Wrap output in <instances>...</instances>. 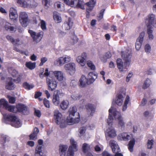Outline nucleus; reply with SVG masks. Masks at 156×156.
<instances>
[{
  "label": "nucleus",
  "mask_w": 156,
  "mask_h": 156,
  "mask_svg": "<svg viewBox=\"0 0 156 156\" xmlns=\"http://www.w3.org/2000/svg\"><path fill=\"white\" fill-rule=\"evenodd\" d=\"M121 56L124 61V65L122 59L119 58L117 59L116 63L117 67L119 71L123 73H125L127 69L126 67L129 66L131 61L132 55L131 51H129L128 52L122 51Z\"/></svg>",
  "instance_id": "obj_1"
},
{
  "label": "nucleus",
  "mask_w": 156,
  "mask_h": 156,
  "mask_svg": "<svg viewBox=\"0 0 156 156\" xmlns=\"http://www.w3.org/2000/svg\"><path fill=\"white\" fill-rule=\"evenodd\" d=\"M69 115L67 118L66 122L68 125H71L78 123L80 120V115L77 112L76 106H74L70 108L68 111Z\"/></svg>",
  "instance_id": "obj_2"
},
{
  "label": "nucleus",
  "mask_w": 156,
  "mask_h": 156,
  "mask_svg": "<svg viewBox=\"0 0 156 156\" xmlns=\"http://www.w3.org/2000/svg\"><path fill=\"white\" fill-rule=\"evenodd\" d=\"M112 107L109 110V115L107 120V123L110 127H108L105 133L106 137L107 136L111 138H113L116 136V133L114 128L112 126L113 118L111 115Z\"/></svg>",
  "instance_id": "obj_3"
},
{
  "label": "nucleus",
  "mask_w": 156,
  "mask_h": 156,
  "mask_svg": "<svg viewBox=\"0 0 156 156\" xmlns=\"http://www.w3.org/2000/svg\"><path fill=\"white\" fill-rule=\"evenodd\" d=\"M1 112L3 115L4 119L7 121L11 122V125L12 126L18 128L21 126V124L19 119L15 115L12 114L8 115L3 113L1 110Z\"/></svg>",
  "instance_id": "obj_4"
},
{
  "label": "nucleus",
  "mask_w": 156,
  "mask_h": 156,
  "mask_svg": "<svg viewBox=\"0 0 156 156\" xmlns=\"http://www.w3.org/2000/svg\"><path fill=\"white\" fill-rule=\"evenodd\" d=\"M28 33L33 39L34 42L35 43L39 42L42 39L43 35V32L41 31L37 33L31 30H29Z\"/></svg>",
  "instance_id": "obj_5"
},
{
  "label": "nucleus",
  "mask_w": 156,
  "mask_h": 156,
  "mask_svg": "<svg viewBox=\"0 0 156 156\" xmlns=\"http://www.w3.org/2000/svg\"><path fill=\"white\" fill-rule=\"evenodd\" d=\"M48 89L51 91L55 90L57 86V82L53 77L48 76L46 79Z\"/></svg>",
  "instance_id": "obj_6"
},
{
  "label": "nucleus",
  "mask_w": 156,
  "mask_h": 156,
  "mask_svg": "<svg viewBox=\"0 0 156 156\" xmlns=\"http://www.w3.org/2000/svg\"><path fill=\"white\" fill-rule=\"evenodd\" d=\"M64 2L66 5L72 7L74 6V2H77V7L82 9H84V2L81 0H63Z\"/></svg>",
  "instance_id": "obj_7"
},
{
  "label": "nucleus",
  "mask_w": 156,
  "mask_h": 156,
  "mask_svg": "<svg viewBox=\"0 0 156 156\" xmlns=\"http://www.w3.org/2000/svg\"><path fill=\"white\" fill-rule=\"evenodd\" d=\"M112 111L111 113V115H112L114 116V117L116 119H118V126H120L122 128H124L125 127V122H124L121 116L120 112L117 111H115L113 112L112 113V111L113 110V108L112 106Z\"/></svg>",
  "instance_id": "obj_8"
},
{
  "label": "nucleus",
  "mask_w": 156,
  "mask_h": 156,
  "mask_svg": "<svg viewBox=\"0 0 156 156\" xmlns=\"http://www.w3.org/2000/svg\"><path fill=\"white\" fill-rule=\"evenodd\" d=\"M71 145L69 147L67 151V156H74V152L77 150L76 143L73 138L70 139Z\"/></svg>",
  "instance_id": "obj_9"
},
{
  "label": "nucleus",
  "mask_w": 156,
  "mask_h": 156,
  "mask_svg": "<svg viewBox=\"0 0 156 156\" xmlns=\"http://www.w3.org/2000/svg\"><path fill=\"white\" fill-rule=\"evenodd\" d=\"M64 68L70 75H73L75 72L76 65L74 62H70L65 64Z\"/></svg>",
  "instance_id": "obj_10"
},
{
  "label": "nucleus",
  "mask_w": 156,
  "mask_h": 156,
  "mask_svg": "<svg viewBox=\"0 0 156 156\" xmlns=\"http://www.w3.org/2000/svg\"><path fill=\"white\" fill-rule=\"evenodd\" d=\"M144 35V32H142L140 34L139 37L137 39L135 44V48L136 50L137 51L139 50L141 48Z\"/></svg>",
  "instance_id": "obj_11"
},
{
  "label": "nucleus",
  "mask_w": 156,
  "mask_h": 156,
  "mask_svg": "<svg viewBox=\"0 0 156 156\" xmlns=\"http://www.w3.org/2000/svg\"><path fill=\"white\" fill-rule=\"evenodd\" d=\"M155 16L153 14H151L148 15V18L146 19V23L147 25V27L148 26H154L155 20Z\"/></svg>",
  "instance_id": "obj_12"
},
{
  "label": "nucleus",
  "mask_w": 156,
  "mask_h": 156,
  "mask_svg": "<svg viewBox=\"0 0 156 156\" xmlns=\"http://www.w3.org/2000/svg\"><path fill=\"white\" fill-rule=\"evenodd\" d=\"M54 119L57 124H59L61 121L64 119L62 117V114L58 110L54 112Z\"/></svg>",
  "instance_id": "obj_13"
},
{
  "label": "nucleus",
  "mask_w": 156,
  "mask_h": 156,
  "mask_svg": "<svg viewBox=\"0 0 156 156\" xmlns=\"http://www.w3.org/2000/svg\"><path fill=\"white\" fill-rule=\"evenodd\" d=\"M87 56L86 53L83 52L81 56H79L76 58L77 62L82 66H84L86 64Z\"/></svg>",
  "instance_id": "obj_14"
},
{
  "label": "nucleus",
  "mask_w": 156,
  "mask_h": 156,
  "mask_svg": "<svg viewBox=\"0 0 156 156\" xmlns=\"http://www.w3.org/2000/svg\"><path fill=\"white\" fill-rule=\"evenodd\" d=\"M85 107L87 112L89 113L90 115L93 116L95 111L96 106L94 105L88 104L85 106Z\"/></svg>",
  "instance_id": "obj_15"
},
{
  "label": "nucleus",
  "mask_w": 156,
  "mask_h": 156,
  "mask_svg": "<svg viewBox=\"0 0 156 156\" xmlns=\"http://www.w3.org/2000/svg\"><path fill=\"white\" fill-rule=\"evenodd\" d=\"M87 79V84L92 83L97 78V75L94 72H91L89 73Z\"/></svg>",
  "instance_id": "obj_16"
},
{
  "label": "nucleus",
  "mask_w": 156,
  "mask_h": 156,
  "mask_svg": "<svg viewBox=\"0 0 156 156\" xmlns=\"http://www.w3.org/2000/svg\"><path fill=\"white\" fill-rule=\"evenodd\" d=\"M109 144L111 146L113 152H120L119 147L116 141L111 140L109 141Z\"/></svg>",
  "instance_id": "obj_17"
},
{
  "label": "nucleus",
  "mask_w": 156,
  "mask_h": 156,
  "mask_svg": "<svg viewBox=\"0 0 156 156\" xmlns=\"http://www.w3.org/2000/svg\"><path fill=\"white\" fill-rule=\"evenodd\" d=\"M9 16L10 18L13 20H16L18 18V15L16 9L13 7L10 8L9 11Z\"/></svg>",
  "instance_id": "obj_18"
},
{
  "label": "nucleus",
  "mask_w": 156,
  "mask_h": 156,
  "mask_svg": "<svg viewBox=\"0 0 156 156\" xmlns=\"http://www.w3.org/2000/svg\"><path fill=\"white\" fill-rule=\"evenodd\" d=\"M16 87L13 81V79L12 78H9V80L7 81L6 83L5 88L8 90H13Z\"/></svg>",
  "instance_id": "obj_19"
},
{
  "label": "nucleus",
  "mask_w": 156,
  "mask_h": 156,
  "mask_svg": "<svg viewBox=\"0 0 156 156\" xmlns=\"http://www.w3.org/2000/svg\"><path fill=\"white\" fill-rule=\"evenodd\" d=\"M61 94H63L59 90H57L56 94H54L52 101L55 105H58L59 104V95Z\"/></svg>",
  "instance_id": "obj_20"
},
{
  "label": "nucleus",
  "mask_w": 156,
  "mask_h": 156,
  "mask_svg": "<svg viewBox=\"0 0 156 156\" xmlns=\"http://www.w3.org/2000/svg\"><path fill=\"white\" fill-rule=\"evenodd\" d=\"M131 136L126 133H123L119 135L118 138L121 140H128L130 139Z\"/></svg>",
  "instance_id": "obj_21"
},
{
  "label": "nucleus",
  "mask_w": 156,
  "mask_h": 156,
  "mask_svg": "<svg viewBox=\"0 0 156 156\" xmlns=\"http://www.w3.org/2000/svg\"><path fill=\"white\" fill-rule=\"evenodd\" d=\"M55 78L59 81L63 80V73L61 71H55L53 72Z\"/></svg>",
  "instance_id": "obj_22"
},
{
  "label": "nucleus",
  "mask_w": 156,
  "mask_h": 156,
  "mask_svg": "<svg viewBox=\"0 0 156 156\" xmlns=\"http://www.w3.org/2000/svg\"><path fill=\"white\" fill-rule=\"evenodd\" d=\"M87 84V79L84 75H82L79 80V85L82 87L86 86Z\"/></svg>",
  "instance_id": "obj_23"
},
{
  "label": "nucleus",
  "mask_w": 156,
  "mask_h": 156,
  "mask_svg": "<svg viewBox=\"0 0 156 156\" xmlns=\"http://www.w3.org/2000/svg\"><path fill=\"white\" fill-rule=\"evenodd\" d=\"M67 148V146L65 145H61L59 146V154L61 156H65Z\"/></svg>",
  "instance_id": "obj_24"
},
{
  "label": "nucleus",
  "mask_w": 156,
  "mask_h": 156,
  "mask_svg": "<svg viewBox=\"0 0 156 156\" xmlns=\"http://www.w3.org/2000/svg\"><path fill=\"white\" fill-rule=\"evenodd\" d=\"M73 23L71 18H69L64 23L65 29L67 30H70L73 26Z\"/></svg>",
  "instance_id": "obj_25"
},
{
  "label": "nucleus",
  "mask_w": 156,
  "mask_h": 156,
  "mask_svg": "<svg viewBox=\"0 0 156 156\" xmlns=\"http://www.w3.org/2000/svg\"><path fill=\"white\" fill-rule=\"evenodd\" d=\"M96 3V0H90L89 2L86 3V5L88 6L87 8V11L88 10L91 11L94 6Z\"/></svg>",
  "instance_id": "obj_26"
},
{
  "label": "nucleus",
  "mask_w": 156,
  "mask_h": 156,
  "mask_svg": "<svg viewBox=\"0 0 156 156\" xmlns=\"http://www.w3.org/2000/svg\"><path fill=\"white\" fill-rule=\"evenodd\" d=\"M53 18L55 22L57 23H60L62 21L60 15L56 12H54Z\"/></svg>",
  "instance_id": "obj_27"
},
{
  "label": "nucleus",
  "mask_w": 156,
  "mask_h": 156,
  "mask_svg": "<svg viewBox=\"0 0 156 156\" xmlns=\"http://www.w3.org/2000/svg\"><path fill=\"white\" fill-rule=\"evenodd\" d=\"M29 2V0H17V3L24 8L28 7L30 6Z\"/></svg>",
  "instance_id": "obj_28"
},
{
  "label": "nucleus",
  "mask_w": 156,
  "mask_h": 156,
  "mask_svg": "<svg viewBox=\"0 0 156 156\" xmlns=\"http://www.w3.org/2000/svg\"><path fill=\"white\" fill-rule=\"evenodd\" d=\"M123 96L120 94L116 98L115 103L118 106H121L122 104L123 100Z\"/></svg>",
  "instance_id": "obj_29"
},
{
  "label": "nucleus",
  "mask_w": 156,
  "mask_h": 156,
  "mask_svg": "<svg viewBox=\"0 0 156 156\" xmlns=\"http://www.w3.org/2000/svg\"><path fill=\"white\" fill-rule=\"evenodd\" d=\"M112 56L110 52L108 51L106 52L105 55L103 57H101V60L104 62H107L108 59L110 58Z\"/></svg>",
  "instance_id": "obj_30"
},
{
  "label": "nucleus",
  "mask_w": 156,
  "mask_h": 156,
  "mask_svg": "<svg viewBox=\"0 0 156 156\" xmlns=\"http://www.w3.org/2000/svg\"><path fill=\"white\" fill-rule=\"evenodd\" d=\"M152 26H148L147 27V33L148 35L149 39L152 40L154 39V36L153 34Z\"/></svg>",
  "instance_id": "obj_31"
},
{
  "label": "nucleus",
  "mask_w": 156,
  "mask_h": 156,
  "mask_svg": "<svg viewBox=\"0 0 156 156\" xmlns=\"http://www.w3.org/2000/svg\"><path fill=\"white\" fill-rule=\"evenodd\" d=\"M42 146L37 145L35 149V156H41L42 151Z\"/></svg>",
  "instance_id": "obj_32"
},
{
  "label": "nucleus",
  "mask_w": 156,
  "mask_h": 156,
  "mask_svg": "<svg viewBox=\"0 0 156 156\" xmlns=\"http://www.w3.org/2000/svg\"><path fill=\"white\" fill-rule=\"evenodd\" d=\"M69 104L68 101H63L60 104V107L62 110H65L67 108Z\"/></svg>",
  "instance_id": "obj_33"
},
{
  "label": "nucleus",
  "mask_w": 156,
  "mask_h": 156,
  "mask_svg": "<svg viewBox=\"0 0 156 156\" xmlns=\"http://www.w3.org/2000/svg\"><path fill=\"white\" fill-rule=\"evenodd\" d=\"M25 65L29 69H33L35 67L36 63L35 62H26Z\"/></svg>",
  "instance_id": "obj_34"
},
{
  "label": "nucleus",
  "mask_w": 156,
  "mask_h": 156,
  "mask_svg": "<svg viewBox=\"0 0 156 156\" xmlns=\"http://www.w3.org/2000/svg\"><path fill=\"white\" fill-rule=\"evenodd\" d=\"M23 86L25 89L30 90L33 88L34 86L33 84H30L27 82H25L23 83Z\"/></svg>",
  "instance_id": "obj_35"
},
{
  "label": "nucleus",
  "mask_w": 156,
  "mask_h": 156,
  "mask_svg": "<svg viewBox=\"0 0 156 156\" xmlns=\"http://www.w3.org/2000/svg\"><path fill=\"white\" fill-rule=\"evenodd\" d=\"M135 143V140L134 139L131 140L128 144V149L131 152H132L133 151V148Z\"/></svg>",
  "instance_id": "obj_36"
},
{
  "label": "nucleus",
  "mask_w": 156,
  "mask_h": 156,
  "mask_svg": "<svg viewBox=\"0 0 156 156\" xmlns=\"http://www.w3.org/2000/svg\"><path fill=\"white\" fill-rule=\"evenodd\" d=\"M129 101V97L128 95H127L126 97L124 104L122 107V110L123 111H125L126 109L127 104H128Z\"/></svg>",
  "instance_id": "obj_37"
},
{
  "label": "nucleus",
  "mask_w": 156,
  "mask_h": 156,
  "mask_svg": "<svg viewBox=\"0 0 156 156\" xmlns=\"http://www.w3.org/2000/svg\"><path fill=\"white\" fill-rule=\"evenodd\" d=\"M151 83V81L149 79H147L143 85L142 87L144 89H145L147 88L149 86Z\"/></svg>",
  "instance_id": "obj_38"
},
{
  "label": "nucleus",
  "mask_w": 156,
  "mask_h": 156,
  "mask_svg": "<svg viewBox=\"0 0 156 156\" xmlns=\"http://www.w3.org/2000/svg\"><path fill=\"white\" fill-rule=\"evenodd\" d=\"M56 64L58 66H62L65 63L62 57L58 58L56 61Z\"/></svg>",
  "instance_id": "obj_39"
},
{
  "label": "nucleus",
  "mask_w": 156,
  "mask_h": 156,
  "mask_svg": "<svg viewBox=\"0 0 156 156\" xmlns=\"http://www.w3.org/2000/svg\"><path fill=\"white\" fill-rule=\"evenodd\" d=\"M87 129L86 127L83 126L80 127L79 129V136L81 137L83 136V134L85 133Z\"/></svg>",
  "instance_id": "obj_40"
},
{
  "label": "nucleus",
  "mask_w": 156,
  "mask_h": 156,
  "mask_svg": "<svg viewBox=\"0 0 156 156\" xmlns=\"http://www.w3.org/2000/svg\"><path fill=\"white\" fill-rule=\"evenodd\" d=\"M20 21L23 27H26L28 24V19H22L19 20Z\"/></svg>",
  "instance_id": "obj_41"
},
{
  "label": "nucleus",
  "mask_w": 156,
  "mask_h": 156,
  "mask_svg": "<svg viewBox=\"0 0 156 156\" xmlns=\"http://www.w3.org/2000/svg\"><path fill=\"white\" fill-rule=\"evenodd\" d=\"M87 63L88 66L91 70H94L95 69V66L91 61H88Z\"/></svg>",
  "instance_id": "obj_42"
},
{
  "label": "nucleus",
  "mask_w": 156,
  "mask_h": 156,
  "mask_svg": "<svg viewBox=\"0 0 156 156\" xmlns=\"http://www.w3.org/2000/svg\"><path fill=\"white\" fill-rule=\"evenodd\" d=\"M50 0H42V3L45 9H48L50 5Z\"/></svg>",
  "instance_id": "obj_43"
},
{
  "label": "nucleus",
  "mask_w": 156,
  "mask_h": 156,
  "mask_svg": "<svg viewBox=\"0 0 156 156\" xmlns=\"http://www.w3.org/2000/svg\"><path fill=\"white\" fill-rule=\"evenodd\" d=\"M22 19H28V16L27 14L24 12H21L19 16V20Z\"/></svg>",
  "instance_id": "obj_44"
},
{
  "label": "nucleus",
  "mask_w": 156,
  "mask_h": 156,
  "mask_svg": "<svg viewBox=\"0 0 156 156\" xmlns=\"http://www.w3.org/2000/svg\"><path fill=\"white\" fill-rule=\"evenodd\" d=\"M89 148L88 145L86 143H84L82 147V150L83 153H86L88 151Z\"/></svg>",
  "instance_id": "obj_45"
},
{
  "label": "nucleus",
  "mask_w": 156,
  "mask_h": 156,
  "mask_svg": "<svg viewBox=\"0 0 156 156\" xmlns=\"http://www.w3.org/2000/svg\"><path fill=\"white\" fill-rule=\"evenodd\" d=\"M65 62V63H67L70 62L71 60V57L69 56L64 55L62 57Z\"/></svg>",
  "instance_id": "obj_46"
},
{
  "label": "nucleus",
  "mask_w": 156,
  "mask_h": 156,
  "mask_svg": "<svg viewBox=\"0 0 156 156\" xmlns=\"http://www.w3.org/2000/svg\"><path fill=\"white\" fill-rule=\"evenodd\" d=\"M154 141L153 140H148L147 143V147L148 148L151 149L153 144Z\"/></svg>",
  "instance_id": "obj_47"
},
{
  "label": "nucleus",
  "mask_w": 156,
  "mask_h": 156,
  "mask_svg": "<svg viewBox=\"0 0 156 156\" xmlns=\"http://www.w3.org/2000/svg\"><path fill=\"white\" fill-rule=\"evenodd\" d=\"M145 50L146 52L148 53H149L151 51V47L149 44H147L144 47Z\"/></svg>",
  "instance_id": "obj_48"
},
{
  "label": "nucleus",
  "mask_w": 156,
  "mask_h": 156,
  "mask_svg": "<svg viewBox=\"0 0 156 156\" xmlns=\"http://www.w3.org/2000/svg\"><path fill=\"white\" fill-rule=\"evenodd\" d=\"M105 9H102L101 10L100 13L98 16V20H101L102 19L103 17L104 14Z\"/></svg>",
  "instance_id": "obj_49"
},
{
  "label": "nucleus",
  "mask_w": 156,
  "mask_h": 156,
  "mask_svg": "<svg viewBox=\"0 0 156 156\" xmlns=\"http://www.w3.org/2000/svg\"><path fill=\"white\" fill-rule=\"evenodd\" d=\"M14 45L18 46L21 44H22L21 42L20 41L19 39H14V40L12 43Z\"/></svg>",
  "instance_id": "obj_50"
},
{
  "label": "nucleus",
  "mask_w": 156,
  "mask_h": 156,
  "mask_svg": "<svg viewBox=\"0 0 156 156\" xmlns=\"http://www.w3.org/2000/svg\"><path fill=\"white\" fill-rule=\"evenodd\" d=\"M41 27L42 29L44 30L46 29V24L45 21L44 20H41Z\"/></svg>",
  "instance_id": "obj_51"
},
{
  "label": "nucleus",
  "mask_w": 156,
  "mask_h": 156,
  "mask_svg": "<svg viewBox=\"0 0 156 156\" xmlns=\"http://www.w3.org/2000/svg\"><path fill=\"white\" fill-rule=\"evenodd\" d=\"M43 103L45 107L47 108H50V102L48 100L44 98L43 100Z\"/></svg>",
  "instance_id": "obj_52"
},
{
  "label": "nucleus",
  "mask_w": 156,
  "mask_h": 156,
  "mask_svg": "<svg viewBox=\"0 0 156 156\" xmlns=\"http://www.w3.org/2000/svg\"><path fill=\"white\" fill-rule=\"evenodd\" d=\"M9 71L13 77H15L18 75V72L15 69L12 70V72H11L10 69L9 70Z\"/></svg>",
  "instance_id": "obj_53"
},
{
  "label": "nucleus",
  "mask_w": 156,
  "mask_h": 156,
  "mask_svg": "<svg viewBox=\"0 0 156 156\" xmlns=\"http://www.w3.org/2000/svg\"><path fill=\"white\" fill-rule=\"evenodd\" d=\"M81 97V96L79 95L78 94H73L71 95V98L74 100H77Z\"/></svg>",
  "instance_id": "obj_54"
},
{
  "label": "nucleus",
  "mask_w": 156,
  "mask_h": 156,
  "mask_svg": "<svg viewBox=\"0 0 156 156\" xmlns=\"http://www.w3.org/2000/svg\"><path fill=\"white\" fill-rule=\"evenodd\" d=\"M58 125H60L61 128H63L66 127V123L64 119L62 120L61 123L59 124H57Z\"/></svg>",
  "instance_id": "obj_55"
},
{
  "label": "nucleus",
  "mask_w": 156,
  "mask_h": 156,
  "mask_svg": "<svg viewBox=\"0 0 156 156\" xmlns=\"http://www.w3.org/2000/svg\"><path fill=\"white\" fill-rule=\"evenodd\" d=\"M48 60V59L45 57H42L41 58V63L39 65L40 66H42L44 63L45 62Z\"/></svg>",
  "instance_id": "obj_56"
},
{
  "label": "nucleus",
  "mask_w": 156,
  "mask_h": 156,
  "mask_svg": "<svg viewBox=\"0 0 156 156\" xmlns=\"http://www.w3.org/2000/svg\"><path fill=\"white\" fill-rule=\"evenodd\" d=\"M37 135L34 133H33L30 136V140H36L37 138Z\"/></svg>",
  "instance_id": "obj_57"
},
{
  "label": "nucleus",
  "mask_w": 156,
  "mask_h": 156,
  "mask_svg": "<svg viewBox=\"0 0 156 156\" xmlns=\"http://www.w3.org/2000/svg\"><path fill=\"white\" fill-rule=\"evenodd\" d=\"M30 5L28 7H36L37 6V2H35L34 0H32L30 2ZM28 8V7H27Z\"/></svg>",
  "instance_id": "obj_58"
},
{
  "label": "nucleus",
  "mask_w": 156,
  "mask_h": 156,
  "mask_svg": "<svg viewBox=\"0 0 156 156\" xmlns=\"http://www.w3.org/2000/svg\"><path fill=\"white\" fill-rule=\"evenodd\" d=\"M16 101L15 98L13 97H10L9 98V102L11 104H13Z\"/></svg>",
  "instance_id": "obj_59"
},
{
  "label": "nucleus",
  "mask_w": 156,
  "mask_h": 156,
  "mask_svg": "<svg viewBox=\"0 0 156 156\" xmlns=\"http://www.w3.org/2000/svg\"><path fill=\"white\" fill-rule=\"evenodd\" d=\"M6 38L9 41H10L12 43L14 40V39L12 36L9 35L7 36Z\"/></svg>",
  "instance_id": "obj_60"
},
{
  "label": "nucleus",
  "mask_w": 156,
  "mask_h": 156,
  "mask_svg": "<svg viewBox=\"0 0 156 156\" xmlns=\"http://www.w3.org/2000/svg\"><path fill=\"white\" fill-rule=\"evenodd\" d=\"M16 30V26H12L11 25L9 30L12 32H14Z\"/></svg>",
  "instance_id": "obj_61"
},
{
  "label": "nucleus",
  "mask_w": 156,
  "mask_h": 156,
  "mask_svg": "<svg viewBox=\"0 0 156 156\" xmlns=\"http://www.w3.org/2000/svg\"><path fill=\"white\" fill-rule=\"evenodd\" d=\"M41 95H42L41 92H39V91L35 93V94L34 95V98H39V97L41 96Z\"/></svg>",
  "instance_id": "obj_62"
},
{
  "label": "nucleus",
  "mask_w": 156,
  "mask_h": 156,
  "mask_svg": "<svg viewBox=\"0 0 156 156\" xmlns=\"http://www.w3.org/2000/svg\"><path fill=\"white\" fill-rule=\"evenodd\" d=\"M11 25V24L10 23L6 22L5 26V28L6 30H8Z\"/></svg>",
  "instance_id": "obj_63"
},
{
  "label": "nucleus",
  "mask_w": 156,
  "mask_h": 156,
  "mask_svg": "<svg viewBox=\"0 0 156 156\" xmlns=\"http://www.w3.org/2000/svg\"><path fill=\"white\" fill-rule=\"evenodd\" d=\"M102 156H113L107 151H104L102 153Z\"/></svg>",
  "instance_id": "obj_64"
}]
</instances>
